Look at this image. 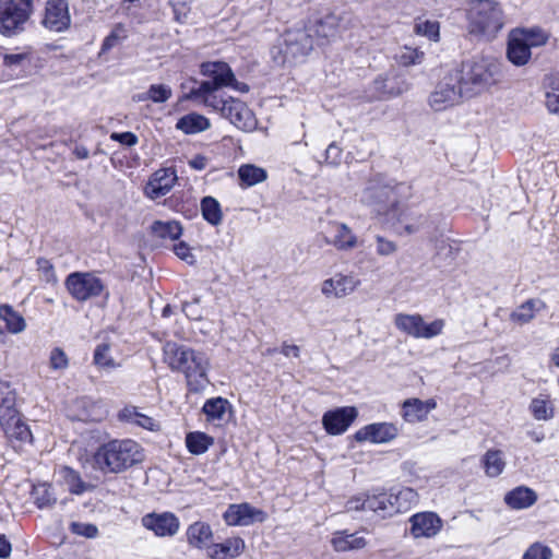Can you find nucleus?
Listing matches in <instances>:
<instances>
[{
  "mask_svg": "<svg viewBox=\"0 0 559 559\" xmlns=\"http://www.w3.org/2000/svg\"><path fill=\"white\" fill-rule=\"evenodd\" d=\"M326 162L331 165H338L342 160V148L336 143H331L325 151Z\"/></svg>",
  "mask_w": 559,
  "mask_h": 559,
  "instance_id": "64",
  "label": "nucleus"
},
{
  "mask_svg": "<svg viewBox=\"0 0 559 559\" xmlns=\"http://www.w3.org/2000/svg\"><path fill=\"white\" fill-rule=\"evenodd\" d=\"M224 519L228 525L249 526L265 521L266 513L249 503L230 504L224 513Z\"/></svg>",
  "mask_w": 559,
  "mask_h": 559,
  "instance_id": "17",
  "label": "nucleus"
},
{
  "mask_svg": "<svg viewBox=\"0 0 559 559\" xmlns=\"http://www.w3.org/2000/svg\"><path fill=\"white\" fill-rule=\"evenodd\" d=\"M238 176L246 187L258 185L266 179V171L254 165H242L238 169Z\"/></svg>",
  "mask_w": 559,
  "mask_h": 559,
  "instance_id": "45",
  "label": "nucleus"
},
{
  "mask_svg": "<svg viewBox=\"0 0 559 559\" xmlns=\"http://www.w3.org/2000/svg\"><path fill=\"white\" fill-rule=\"evenodd\" d=\"M210 127V120L205 116L197 112L181 117L176 123V128L185 134L200 133L207 130Z\"/></svg>",
  "mask_w": 559,
  "mask_h": 559,
  "instance_id": "35",
  "label": "nucleus"
},
{
  "mask_svg": "<svg viewBox=\"0 0 559 559\" xmlns=\"http://www.w3.org/2000/svg\"><path fill=\"white\" fill-rule=\"evenodd\" d=\"M360 285V280L353 273H336L321 283V293L326 298H344L353 294Z\"/></svg>",
  "mask_w": 559,
  "mask_h": 559,
  "instance_id": "15",
  "label": "nucleus"
},
{
  "mask_svg": "<svg viewBox=\"0 0 559 559\" xmlns=\"http://www.w3.org/2000/svg\"><path fill=\"white\" fill-rule=\"evenodd\" d=\"M175 254L186 261L189 264H193L195 262L194 255L191 253L190 247L186 242H179L174 246Z\"/></svg>",
  "mask_w": 559,
  "mask_h": 559,
  "instance_id": "62",
  "label": "nucleus"
},
{
  "mask_svg": "<svg viewBox=\"0 0 559 559\" xmlns=\"http://www.w3.org/2000/svg\"><path fill=\"white\" fill-rule=\"evenodd\" d=\"M144 460L142 447L134 440H111L100 445L93 455L94 467L103 473L118 474Z\"/></svg>",
  "mask_w": 559,
  "mask_h": 559,
  "instance_id": "3",
  "label": "nucleus"
},
{
  "mask_svg": "<svg viewBox=\"0 0 559 559\" xmlns=\"http://www.w3.org/2000/svg\"><path fill=\"white\" fill-rule=\"evenodd\" d=\"M228 119L236 128L250 132L257 128L258 121L252 110L240 99L228 97L221 98L217 107H210Z\"/></svg>",
  "mask_w": 559,
  "mask_h": 559,
  "instance_id": "11",
  "label": "nucleus"
},
{
  "mask_svg": "<svg viewBox=\"0 0 559 559\" xmlns=\"http://www.w3.org/2000/svg\"><path fill=\"white\" fill-rule=\"evenodd\" d=\"M546 308L540 299H530L520 305L511 314L512 322L520 325L526 324L535 318V314Z\"/></svg>",
  "mask_w": 559,
  "mask_h": 559,
  "instance_id": "33",
  "label": "nucleus"
},
{
  "mask_svg": "<svg viewBox=\"0 0 559 559\" xmlns=\"http://www.w3.org/2000/svg\"><path fill=\"white\" fill-rule=\"evenodd\" d=\"M110 139L126 146H133L138 143V136L132 132H114L111 133Z\"/></svg>",
  "mask_w": 559,
  "mask_h": 559,
  "instance_id": "63",
  "label": "nucleus"
},
{
  "mask_svg": "<svg viewBox=\"0 0 559 559\" xmlns=\"http://www.w3.org/2000/svg\"><path fill=\"white\" fill-rule=\"evenodd\" d=\"M399 436V428L392 423H373L355 432L358 442L388 443Z\"/></svg>",
  "mask_w": 559,
  "mask_h": 559,
  "instance_id": "18",
  "label": "nucleus"
},
{
  "mask_svg": "<svg viewBox=\"0 0 559 559\" xmlns=\"http://www.w3.org/2000/svg\"><path fill=\"white\" fill-rule=\"evenodd\" d=\"M500 63L489 57H478L463 64L460 83L466 96L480 93L500 81Z\"/></svg>",
  "mask_w": 559,
  "mask_h": 559,
  "instance_id": "6",
  "label": "nucleus"
},
{
  "mask_svg": "<svg viewBox=\"0 0 559 559\" xmlns=\"http://www.w3.org/2000/svg\"><path fill=\"white\" fill-rule=\"evenodd\" d=\"M187 539L189 545L203 549H209L213 533L211 526L204 522H194L187 530Z\"/></svg>",
  "mask_w": 559,
  "mask_h": 559,
  "instance_id": "31",
  "label": "nucleus"
},
{
  "mask_svg": "<svg viewBox=\"0 0 559 559\" xmlns=\"http://www.w3.org/2000/svg\"><path fill=\"white\" fill-rule=\"evenodd\" d=\"M33 11V0H3L0 2V33L13 35L23 28Z\"/></svg>",
  "mask_w": 559,
  "mask_h": 559,
  "instance_id": "7",
  "label": "nucleus"
},
{
  "mask_svg": "<svg viewBox=\"0 0 559 559\" xmlns=\"http://www.w3.org/2000/svg\"><path fill=\"white\" fill-rule=\"evenodd\" d=\"M507 56L510 62L518 67L526 64L531 59V49L515 32L509 39Z\"/></svg>",
  "mask_w": 559,
  "mask_h": 559,
  "instance_id": "30",
  "label": "nucleus"
},
{
  "mask_svg": "<svg viewBox=\"0 0 559 559\" xmlns=\"http://www.w3.org/2000/svg\"><path fill=\"white\" fill-rule=\"evenodd\" d=\"M483 463L485 467V473L489 477L499 476L506 467L503 453L500 450L487 451L486 454L484 455Z\"/></svg>",
  "mask_w": 559,
  "mask_h": 559,
  "instance_id": "42",
  "label": "nucleus"
},
{
  "mask_svg": "<svg viewBox=\"0 0 559 559\" xmlns=\"http://www.w3.org/2000/svg\"><path fill=\"white\" fill-rule=\"evenodd\" d=\"M245 549V542L240 537H231L224 543L209 547L207 555L211 559H233Z\"/></svg>",
  "mask_w": 559,
  "mask_h": 559,
  "instance_id": "26",
  "label": "nucleus"
},
{
  "mask_svg": "<svg viewBox=\"0 0 559 559\" xmlns=\"http://www.w3.org/2000/svg\"><path fill=\"white\" fill-rule=\"evenodd\" d=\"M394 515L404 513L414 508L419 500L418 493L409 487H403L396 490H390Z\"/></svg>",
  "mask_w": 559,
  "mask_h": 559,
  "instance_id": "29",
  "label": "nucleus"
},
{
  "mask_svg": "<svg viewBox=\"0 0 559 559\" xmlns=\"http://www.w3.org/2000/svg\"><path fill=\"white\" fill-rule=\"evenodd\" d=\"M376 251L381 257H389L396 252L397 245L380 235L376 236Z\"/></svg>",
  "mask_w": 559,
  "mask_h": 559,
  "instance_id": "57",
  "label": "nucleus"
},
{
  "mask_svg": "<svg viewBox=\"0 0 559 559\" xmlns=\"http://www.w3.org/2000/svg\"><path fill=\"white\" fill-rule=\"evenodd\" d=\"M331 544L335 551L344 552L365 548L367 540L356 533L347 534L346 532H337L333 535Z\"/></svg>",
  "mask_w": 559,
  "mask_h": 559,
  "instance_id": "32",
  "label": "nucleus"
},
{
  "mask_svg": "<svg viewBox=\"0 0 559 559\" xmlns=\"http://www.w3.org/2000/svg\"><path fill=\"white\" fill-rule=\"evenodd\" d=\"M110 345L107 343L99 344L94 352V362L99 368L115 369L120 365L111 357Z\"/></svg>",
  "mask_w": 559,
  "mask_h": 559,
  "instance_id": "47",
  "label": "nucleus"
},
{
  "mask_svg": "<svg viewBox=\"0 0 559 559\" xmlns=\"http://www.w3.org/2000/svg\"><path fill=\"white\" fill-rule=\"evenodd\" d=\"M200 73L206 78L201 82H195L182 99L192 100L198 105L205 107H217L223 95L219 93L223 87H231L237 92L246 93L249 86L246 83L238 82L230 67L223 61L203 62L200 67Z\"/></svg>",
  "mask_w": 559,
  "mask_h": 559,
  "instance_id": "1",
  "label": "nucleus"
},
{
  "mask_svg": "<svg viewBox=\"0 0 559 559\" xmlns=\"http://www.w3.org/2000/svg\"><path fill=\"white\" fill-rule=\"evenodd\" d=\"M409 534L413 538H433L443 527L442 519L432 511L417 512L408 519Z\"/></svg>",
  "mask_w": 559,
  "mask_h": 559,
  "instance_id": "13",
  "label": "nucleus"
},
{
  "mask_svg": "<svg viewBox=\"0 0 559 559\" xmlns=\"http://www.w3.org/2000/svg\"><path fill=\"white\" fill-rule=\"evenodd\" d=\"M203 218L213 226L222 223L223 214L218 201L212 197H205L201 201Z\"/></svg>",
  "mask_w": 559,
  "mask_h": 559,
  "instance_id": "44",
  "label": "nucleus"
},
{
  "mask_svg": "<svg viewBox=\"0 0 559 559\" xmlns=\"http://www.w3.org/2000/svg\"><path fill=\"white\" fill-rule=\"evenodd\" d=\"M214 440L209 435L201 431L189 432L186 436V445L190 453L201 455L205 453L213 444Z\"/></svg>",
  "mask_w": 559,
  "mask_h": 559,
  "instance_id": "40",
  "label": "nucleus"
},
{
  "mask_svg": "<svg viewBox=\"0 0 559 559\" xmlns=\"http://www.w3.org/2000/svg\"><path fill=\"white\" fill-rule=\"evenodd\" d=\"M374 85L379 92L380 98L394 97L404 92V88L401 86L394 87L393 85H389V81L385 79L376 80Z\"/></svg>",
  "mask_w": 559,
  "mask_h": 559,
  "instance_id": "55",
  "label": "nucleus"
},
{
  "mask_svg": "<svg viewBox=\"0 0 559 559\" xmlns=\"http://www.w3.org/2000/svg\"><path fill=\"white\" fill-rule=\"evenodd\" d=\"M0 426L13 447L32 443L33 435L29 427L21 419L20 414H16L14 419L8 420L7 424H0Z\"/></svg>",
  "mask_w": 559,
  "mask_h": 559,
  "instance_id": "24",
  "label": "nucleus"
},
{
  "mask_svg": "<svg viewBox=\"0 0 559 559\" xmlns=\"http://www.w3.org/2000/svg\"><path fill=\"white\" fill-rule=\"evenodd\" d=\"M546 107L555 115L559 116V85H552L546 92Z\"/></svg>",
  "mask_w": 559,
  "mask_h": 559,
  "instance_id": "58",
  "label": "nucleus"
},
{
  "mask_svg": "<svg viewBox=\"0 0 559 559\" xmlns=\"http://www.w3.org/2000/svg\"><path fill=\"white\" fill-rule=\"evenodd\" d=\"M182 311L185 314L192 320H199L202 318V309L200 307V298L195 297L192 301H185L182 304Z\"/></svg>",
  "mask_w": 559,
  "mask_h": 559,
  "instance_id": "60",
  "label": "nucleus"
},
{
  "mask_svg": "<svg viewBox=\"0 0 559 559\" xmlns=\"http://www.w3.org/2000/svg\"><path fill=\"white\" fill-rule=\"evenodd\" d=\"M400 64L404 67L419 64L424 59V52L411 47H404L396 56Z\"/></svg>",
  "mask_w": 559,
  "mask_h": 559,
  "instance_id": "49",
  "label": "nucleus"
},
{
  "mask_svg": "<svg viewBox=\"0 0 559 559\" xmlns=\"http://www.w3.org/2000/svg\"><path fill=\"white\" fill-rule=\"evenodd\" d=\"M177 180L176 171L171 168H163L155 171L145 187V193L151 199L166 195Z\"/></svg>",
  "mask_w": 559,
  "mask_h": 559,
  "instance_id": "21",
  "label": "nucleus"
},
{
  "mask_svg": "<svg viewBox=\"0 0 559 559\" xmlns=\"http://www.w3.org/2000/svg\"><path fill=\"white\" fill-rule=\"evenodd\" d=\"M396 329L414 338H432L440 335L444 329V320L436 319L432 322H425L418 314L397 313L394 317Z\"/></svg>",
  "mask_w": 559,
  "mask_h": 559,
  "instance_id": "8",
  "label": "nucleus"
},
{
  "mask_svg": "<svg viewBox=\"0 0 559 559\" xmlns=\"http://www.w3.org/2000/svg\"><path fill=\"white\" fill-rule=\"evenodd\" d=\"M537 501V493L526 487L519 486L504 496V502L513 510H523L532 507Z\"/></svg>",
  "mask_w": 559,
  "mask_h": 559,
  "instance_id": "27",
  "label": "nucleus"
},
{
  "mask_svg": "<svg viewBox=\"0 0 559 559\" xmlns=\"http://www.w3.org/2000/svg\"><path fill=\"white\" fill-rule=\"evenodd\" d=\"M151 231L163 240H176L181 236L182 227L177 221H156L152 224Z\"/></svg>",
  "mask_w": 559,
  "mask_h": 559,
  "instance_id": "37",
  "label": "nucleus"
},
{
  "mask_svg": "<svg viewBox=\"0 0 559 559\" xmlns=\"http://www.w3.org/2000/svg\"><path fill=\"white\" fill-rule=\"evenodd\" d=\"M368 511L373 512L381 519L392 518L394 508L392 506L391 492L383 489H372L367 492Z\"/></svg>",
  "mask_w": 559,
  "mask_h": 559,
  "instance_id": "23",
  "label": "nucleus"
},
{
  "mask_svg": "<svg viewBox=\"0 0 559 559\" xmlns=\"http://www.w3.org/2000/svg\"><path fill=\"white\" fill-rule=\"evenodd\" d=\"M71 23L67 0H47L43 25L52 32H63Z\"/></svg>",
  "mask_w": 559,
  "mask_h": 559,
  "instance_id": "16",
  "label": "nucleus"
},
{
  "mask_svg": "<svg viewBox=\"0 0 559 559\" xmlns=\"http://www.w3.org/2000/svg\"><path fill=\"white\" fill-rule=\"evenodd\" d=\"M551 556L552 551L549 547L540 543H534L524 552L522 559H550Z\"/></svg>",
  "mask_w": 559,
  "mask_h": 559,
  "instance_id": "53",
  "label": "nucleus"
},
{
  "mask_svg": "<svg viewBox=\"0 0 559 559\" xmlns=\"http://www.w3.org/2000/svg\"><path fill=\"white\" fill-rule=\"evenodd\" d=\"M437 407L433 399L421 401L419 399H407L402 404V417L407 423H419L427 419L428 414Z\"/></svg>",
  "mask_w": 559,
  "mask_h": 559,
  "instance_id": "22",
  "label": "nucleus"
},
{
  "mask_svg": "<svg viewBox=\"0 0 559 559\" xmlns=\"http://www.w3.org/2000/svg\"><path fill=\"white\" fill-rule=\"evenodd\" d=\"M414 31L417 35L425 36L432 41L439 40L440 26L437 21L418 19L415 23Z\"/></svg>",
  "mask_w": 559,
  "mask_h": 559,
  "instance_id": "48",
  "label": "nucleus"
},
{
  "mask_svg": "<svg viewBox=\"0 0 559 559\" xmlns=\"http://www.w3.org/2000/svg\"><path fill=\"white\" fill-rule=\"evenodd\" d=\"M32 497L39 509L52 508L57 502V497L53 493L51 486L47 483L34 485Z\"/></svg>",
  "mask_w": 559,
  "mask_h": 559,
  "instance_id": "41",
  "label": "nucleus"
},
{
  "mask_svg": "<svg viewBox=\"0 0 559 559\" xmlns=\"http://www.w3.org/2000/svg\"><path fill=\"white\" fill-rule=\"evenodd\" d=\"M325 242L338 251H350L357 247L358 238L345 223L333 222L330 224V237L325 238Z\"/></svg>",
  "mask_w": 559,
  "mask_h": 559,
  "instance_id": "20",
  "label": "nucleus"
},
{
  "mask_svg": "<svg viewBox=\"0 0 559 559\" xmlns=\"http://www.w3.org/2000/svg\"><path fill=\"white\" fill-rule=\"evenodd\" d=\"M228 401L223 397H214L207 400L203 405V413L207 420H222L228 408Z\"/></svg>",
  "mask_w": 559,
  "mask_h": 559,
  "instance_id": "46",
  "label": "nucleus"
},
{
  "mask_svg": "<svg viewBox=\"0 0 559 559\" xmlns=\"http://www.w3.org/2000/svg\"><path fill=\"white\" fill-rule=\"evenodd\" d=\"M170 5L174 12V19L178 23H185L190 13V5L188 0H170Z\"/></svg>",
  "mask_w": 559,
  "mask_h": 559,
  "instance_id": "56",
  "label": "nucleus"
},
{
  "mask_svg": "<svg viewBox=\"0 0 559 559\" xmlns=\"http://www.w3.org/2000/svg\"><path fill=\"white\" fill-rule=\"evenodd\" d=\"M412 195V187L406 182H388L382 178L368 181L359 193V201L372 206L379 214H389Z\"/></svg>",
  "mask_w": 559,
  "mask_h": 559,
  "instance_id": "4",
  "label": "nucleus"
},
{
  "mask_svg": "<svg viewBox=\"0 0 559 559\" xmlns=\"http://www.w3.org/2000/svg\"><path fill=\"white\" fill-rule=\"evenodd\" d=\"M0 319L5 323L7 330L12 334L22 333L26 329L24 318L11 306H0Z\"/></svg>",
  "mask_w": 559,
  "mask_h": 559,
  "instance_id": "38",
  "label": "nucleus"
},
{
  "mask_svg": "<svg viewBox=\"0 0 559 559\" xmlns=\"http://www.w3.org/2000/svg\"><path fill=\"white\" fill-rule=\"evenodd\" d=\"M466 17L469 33L486 39H493L506 23L502 7L495 0L471 1Z\"/></svg>",
  "mask_w": 559,
  "mask_h": 559,
  "instance_id": "5",
  "label": "nucleus"
},
{
  "mask_svg": "<svg viewBox=\"0 0 559 559\" xmlns=\"http://www.w3.org/2000/svg\"><path fill=\"white\" fill-rule=\"evenodd\" d=\"M49 365L53 370H64L69 366V358L63 349L60 347H55L50 352L49 356Z\"/></svg>",
  "mask_w": 559,
  "mask_h": 559,
  "instance_id": "54",
  "label": "nucleus"
},
{
  "mask_svg": "<svg viewBox=\"0 0 559 559\" xmlns=\"http://www.w3.org/2000/svg\"><path fill=\"white\" fill-rule=\"evenodd\" d=\"M528 409L536 420L547 421L554 417V404L547 394H539L532 399Z\"/></svg>",
  "mask_w": 559,
  "mask_h": 559,
  "instance_id": "36",
  "label": "nucleus"
},
{
  "mask_svg": "<svg viewBox=\"0 0 559 559\" xmlns=\"http://www.w3.org/2000/svg\"><path fill=\"white\" fill-rule=\"evenodd\" d=\"M463 96L466 94L460 83L459 72H453L436 86L429 96V105L436 111L445 110L457 104Z\"/></svg>",
  "mask_w": 559,
  "mask_h": 559,
  "instance_id": "10",
  "label": "nucleus"
},
{
  "mask_svg": "<svg viewBox=\"0 0 559 559\" xmlns=\"http://www.w3.org/2000/svg\"><path fill=\"white\" fill-rule=\"evenodd\" d=\"M313 36L308 28L289 29L283 35V52L286 59L306 57L313 48Z\"/></svg>",
  "mask_w": 559,
  "mask_h": 559,
  "instance_id": "12",
  "label": "nucleus"
},
{
  "mask_svg": "<svg viewBox=\"0 0 559 559\" xmlns=\"http://www.w3.org/2000/svg\"><path fill=\"white\" fill-rule=\"evenodd\" d=\"M357 415V411L353 406L338 407L323 415L322 425L329 435H342L348 429Z\"/></svg>",
  "mask_w": 559,
  "mask_h": 559,
  "instance_id": "19",
  "label": "nucleus"
},
{
  "mask_svg": "<svg viewBox=\"0 0 559 559\" xmlns=\"http://www.w3.org/2000/svg\"><path fill=\"white\" fill-rule=\"evenodd\" d=\"M345 510L347 512L352 511H368L367 508V493H361L355 497H352L346 501Z\"/></svg>",
  "mask_w": 559,
  "mask_h": 559,
  "instance_id": "61",
  "label": "nucleus"
},
{
  "mask_svg": "<svg viewBox=\"0 0 559 559\" xmlns=\"http://www.w3.org/2000/svg\"><path fill=\"white\" fill-rule=\"evenodd\" d=\"M69 528L71 533L86 538H96L99 533L98 527L92 523L72 522Z\"/></svg>",
  "mask_w": 559,
  "mask_h": 559,
  "instance_id": "52",
  "label": "nucleus"
},
{
  "mask_svg": "<svg viewBox=\"0 0 559 559\" xmlns=\"http://www.w3.org/2000/svg\"><path fill=\"white\" fill-rule=\"evenodd\" d=\"M335 17L334 16H328L324 20L320 21L317 24L316 33L318 36L328 38L330 36H333L335 33Z\"/></svg>",
  "mask_w": 559,
  "mask_h": 559,
  "instance_id": "59",
  "label": "nucleus"
},
{
  "mask_svg": "<svg viewBox=\"0 0 559 559\" xmlns=\"http://www.w3.org/2000/svg\"><path fill=\"white\" fill-rule=\"evenodd\" d=\"M171 95L173 91L166 84H152L146 91V97H150V100L157 104L167 102Z\"/></svg>",
  "mask_w": 559,
  "mask_h": 559,
  "instance_id": "50",
  "label": "nucleus"
},
{
  "mask_svg": "<svg viewBox=\"0 0 559 559\" xmlns=\"http://www.w3.org/2000/svg\"><path fill=\"white\" fill-rule=\"evenodd\" d=\"M396 219L407 235L419 231L427 224L425 215L409 210L401 212Z\"/></svg>",
  "mask_w": 559,
  "mask_h": 559,
  "instance_id": "39",
  "label": "nucleus"
},
{
  "mask_svg": "<svg viewBox=\"0 0 559 559\" xmlns=\"http://www.w3.org/2000/svg\"><path fill=\"white\" fill-rule=\"evenodd\" d=\"M36 264H37V270L40 274V278L44 282H46L47 284H51V285L57 284L58 277L55 272V267L49 260H47L45 258H39V259H37Z\"/></svg>",
  "mask_w": 559,
  "mask_h": 559,
  "instance_id": "51",
  "label": "nucleus"
},
{
  "mask_svg": "<svg viewBox=\"0 0 559 559\" xmlns=\"http://www.w3.org/2000/svg\"><path fill=\"white\" fill-rule=\"evenodd\" d=\"M164 361L173 371L182 372L186 377L189 390L200 392L210 383L207 372L210 358L204 352L167 342L163 348Z\"/></svg>",
  "mask_w": 559,
  "mask_h": 559,
  "instance_id": "2",
  "label": "nucleus"
},
{
  "mask_svg": "<svg viewBox=\"0 0 559 559\" xmlns=\"http://www.w3.org/2000/svg\"><path fill=\"white\" fill-rule=\"evenodd\" d=\"M15 401V391L8 382L0 381V424H7L19 414Z\"/></svg>",
  "mask_w": 559,
  "mask_h": 559,
  "instance_id": "28",
  "label": "nucleus"
},
{
  "mask_svg": "<svg viewBox=\"0 0 559 559\" xmlns=\"http://www.w3.org/2000/svg\"><path fill=\"white\" fill-rule=\"evenodd\" d=\"M60 483L73 495H82L92 487L85 483L80 474L71 467L62 466L58 472Z\"/></svg>",
  "mask_w": 559,
  "mask_h": 559,
  "instance_id": "34",
  "label": "nucleus"
},
{
  "mask_svg": "<svg viewBox=\"0 0 559 559\" xmlns=\"http://www.w3.org/2000/svg\"><path fill=\"white\" fill-rule=\"evenodd\" d=\"M141 524L157 537H173L180 528V521L171 512H152L142 516Z\"/></svg>",
  "mask_w": 559,
  "mask_h": 559,
  "instance_id": "14",
  "label": "nucleus"
},
{
  "mask_svg": "<svg viewBox=\"0 0 559 559\" xmlns=\"http://www.w3.org/2000/svg\"><path fill=\"white\" fill-rule=\"evenodd\" d=\"M515 33L530 49L545 46L549 39V34L537 27L519 29Z\"/></svg>",
  "mask_w": 559,
  "mask_h": 559,
  "instance_id": "43",
  "label": "nucleus"
},
{
  "mask_svg": "<svg viewBox=\"0 0 559 559\" xmlns=\"http://www.w3.org/2000/svg\"><path fill=\"white\" fill-rule=\"evenodd\" d=\"M118 418L121 421L135 425L150 431H158L160 429V425L155 418L141 413L138 407L132 405L123 407L119 412Z\"/></svg>",
  "mask_w": 559,
  "mask_h": 559,
  "instance_id": "25",
  "label": "nucleus"
},
{
  "mask_svg": "<svg viewBox=\"0 0 559 559\" xmlns=\"http://www.w3.org/2000/svg\"><path fill=\"white\" fill-rule=\"evenodd\" d=\"M64 285L71 297L80 302L100 296L105 289L103 281L90 272L70 273Z\"/></svg>",
  "mask_w": 559,
  "mask_h": 559,
  "instance_id": "9",
  "label": "nucleus"
}]
</instances>
